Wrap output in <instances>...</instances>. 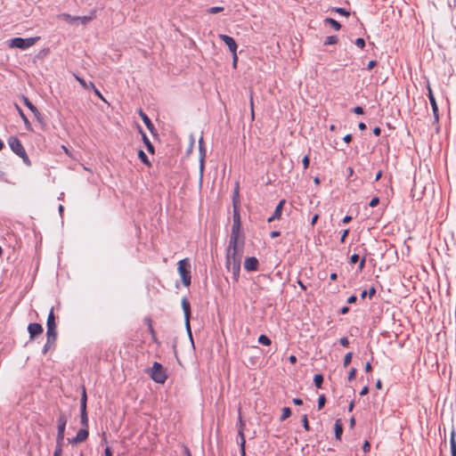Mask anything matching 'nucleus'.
<instances>
[{
	"label": "nucleus",
	"mask_w": 456,
	"mask_h": 456,
	"mask_svg": "<svg viewBox=\"0 0 456 456\" xmlns=\"http://www.w3.org/2000/svg\"><path fill=\"white\" fill-rule=\"evenodd\" d=\"M324 23L330 25L335 30H339L341 28L340 23L332 18H326L324 20Z\"/></svg>",
	"instance_id": "obj_25"
},
{
	"label": "nucleus",
	"mask_w": 456,
	"mask_h": 456,
	"mask_svg": "<svg viewBox=\"0 0 456 456\" xmlns=\"http://www.w3.org/2000/svg\"><path fill=\"white\" fill-rule=\"evenodd\" d=\"M332 11L346 17H348L350 15V12L346 9L342 7H334Z\"/></svg>",
	"instance_id": "obj_36"
},
{
	"label": "nucleus",
	"mask_w": 456,
	"mask_h": 456,
	"mask_svg": "<svg viewBox=\"0 0 456 456\" xmlns=\"http://www.w3.org/2000/svg\"><path fill=\"white\" fill-rule=\"evenodd\" d=\"M75 77H76L77 81L80 84V86H81L83 88H85V89H89V88H91V87H90V83H89V84H87V83H86V81L84 78H82V77H78V76H77V75H75Z\"/></svg>",
	"instance_id": "obj_39"
},
{
	"label": "nucleus",
	"mask_w": 456,
	"mask_h": 456,
	"mask_svg": "<svg viewBox=\"0 0 456 456\" xmlns=\"http://www.w3.org/2000/svg\"><path fill=\"white\" fill-rule=\"evenodd\" d=\"M338 42V36H329L326 37L325 41H324V45H335Z\"/></svg>",
	"instance_id": "obj_34"
},
{
	"label": "nucleus",
	"mask_w": 456,
	"mask_h": 456,
	"mask_svg": "<svg viewBox=\"0 0 456 456\" xmlns=\"http://www.w3.org/2000/svg\"><path fill=\"white\" fill-rule=\"evenodd\" d=\"M62 449L55 447L53 456H61Z\"/></svg>",
	"instance_id": "obj_62"
},
{
	"label": "nucleus",
	"mask_w": 456,
	"mask_h": 456,
	"mask_svg": "<svg viewBox=\"0 0 456 456\" xmlns=\"http://www.w3.org/2000/svg\"><path fill=\"white\" fill-rule=\"evenodd\" d=\"M19 157L22 159L23 163H24L26 166H28V167H30V166H31V161H30V159H28V155H27L26 151H25L22 154H20Z\"/></svg>",
	"instance_id": "obj_42"
},
{
	"label": "nucleus",
	"mask_w": 456,
	"mask_h": 456,
	"mask_svg": "<svg viewBox=\"0 0 456 456\" xmlns=\"http://www.w3.org/2000/svg\"><path fill=\"white\" fill-rule=\"evenodd\" d=\"M8 144L11 150L18 156L25 151L21 142L16 136H10L8 139Z\"/></svg>",
	"instance_id": "obj_9"
},
{
	"label": "nucleus",
	"mask_w": 456,
	"mask_h": 456,
	"mask_svg": "<svg viewBox=\"0 0 456 456\" xmlns=\"http://www.w3.org/2000/svg\"><path fill=\"white\" fill-rule=\"evenodd\" d=\"M326 403V397L324 395H321L318 398V409L321 410Z\"/></svg>",
	"instance_id": "obj_44"
},
{
	"label": "nucleus",
	"mask_w": 456,
	"mask_h": 456,
	"mask_svg": "<svg viewBox=\"0 0 456 456\" xmlns=\"http://www.w3.org/2000/svg\"><path fill=\"white\" fill-rule=\"evenodd\" d=\"M90 87L94 90V94L100 99H102L103 102H106L105 99L103 98L102 94H101V92L95 87V86H94V84L93 82H90Z\"/></svg>",
	"instance_id": "obj_43"
},
{
	"label": "nucleus",
	"mask_w": 456,
	"mask_h": 456,
	"mask_svg": "<svg viewBox=\"0 0 456 456\" xmlns=\"http://www.w3.org/2000/svg\"><path fill=\"white\" fill-rule=\"evenodd\" d=\"M291 415V411H290V408L289 407H284L282 409V414L280 418V420L281 421H283L285 420L286 419H288L289 416Z\"/></svg>",
	"instance_id": "obj_37"
},
{
	"label": "nucleus",
	"mask_w": 456,
	"mask_h": 456,
	"mask_svg": "<svg viewBox=\"0 0 456 456\" xmlns=\"http://www.w3.org/2000/svg\"><path fill=\"white\" fill-rule=\"evenodd\" d=\"M33 114L38 122L43 123L44 118L38 110L37 112H33Z\"/></svg>",
	"instance_id": "obj_54"
},
{
	"label": "nucleus",
	"mask_w": 456,
	"mask_h": 456,
	"mask_svg": "<svg viewBox=\"0 0 456 456\" xmlns=\"http://www.w3.org/2000/svg\"><path fill=\"white\" fill-rule=\"evenodd\" d=\"M377 65V61L372 60L370 61H369L368 65H367V69L368 70H370L372 69L375 66Z\"/></svg>",
	"instance_id": "obj_60"
},
{
	"label": "nucleus",
	"mask_w": 456,
	"mask_h": 456,
	"mask_svg": "<svg viewBox=\"0 0 456 456\" xmlns=\"http://www.w3.org/2000/svg\"><path fill=\"white\" fill-rule=\"evenodd\" d=\"M57 437H59V440H64L65 428L67 424V417L65 414H60L57 419Z\"/></svg>",
	"instance_id": "obj_10"
},
{
	"label": "nucleus",
	"mask_w": 456,
	"mask_h": 456,
	"mask_svg": "<svg viewBox=\"0 0 456 456\" xmlns=\"http://www.w3.org/2000/svg\"><path fill=\"white\" fill-rule=\"evenodd\" d=\"M43 330L42 325L37 322L29 323L28 326V331L31 340H33L37 336L42 334Z\"/></svg>",
	"instance_id": "obj_14"
},
{
	"label": "nucleus",
	"mask_w": 456,
	"mask_h": 456,
	"mask_svg": "<svg viewBox=\"0 0 456 456\" xmlns=\"http://www.w3.org/2000/svg\"><path fill=\"white\" fill-rule=\"evenodd\" d=\"M224 10V9L222 6H213V7L208 8L207 10V12L209 14H216V13L223 12Z\"/></svg>",
	"instance_id": "obj_38"
},
{
	"label": "nucleus",
	"mask_w": 456,
	"mask_h": 456,
	"mask_svg": "<svg viewBox=\"0 0 456 456\" xmlns=\"http://www.w3.org/2000/svg\"><path fill=\"white\" fill-rule=\"evenodd\" d=\"M193 146H194V138L193 136L191 135V138H190V145H189V148L187 150V153H191L192 151V149H193Z\"/></svg>",
	"instance_id": "obj_56"
},
{
	"label": "nucleus",
	"mask_w": 456,
	"mask_h": 456,
	"mask_svg": "<svg viewBox=\"0 0 456 456\" xmlns=\"http://www.w3.org/2000/svg\"><path fill=\"white\" fill-rule=\"evenodd\" d=\"M60 18H61L62 20H64L65 21H67L69 24H73L78 20L77 16H72L69 13H62L60 15Z\"/></svg>",
	"instance_id": "obj_26"
},
{
	"label": "nucleus",
	"mask_w": 456,
	"mask_h": 456,
	"mask_svg": "<svg viewBox=\"0 0 456 456\" xmlns=\"http://www.w3.org/2000/svg\"><path fill=\"white\" fill-rule=\"evenodd\" d=\"M427 89H428V97L429 99V102H430L432 111H433L434 122L438 123L439 122L438 106H437L436 98L433 94L432 88H431L429 83L428 84Z\"/></svg>",
	"instance_id": "obj_8"
},
{
	"label": "nucleus",
	"mask_w": 456,
	"mask_h": 456,
	"mask_svg": "<svg viewBox=\"0 0 456 456\" xmlns=\"http://www.w3.org/2000/svg\"><path fill=\"white\" fill-rule=\"evenodd\" d=\"M257 340H258V343H260L261 345H264V346H270L272 344L271 339L265 334H261L258 337Z\"/></svg>",
	"instance_id": "obj_31"
},
{
	"label": "nucleus",
	"mask_w": 456,
	"mask_h": 456,
	"mask_svg": "<svg viewBox=\"0 0 456 456\" xmlns=\"http://www.w3.org/2000/svg\"><path fill=\"white\" fill-rule=\"evenodd\" d=\"M140 132L142 134V142H143L144 145L146 146L147 151L150 153H154V146H153V144L151 142V141L148 138V136L146 135V134L142 131V129H140Z\"/></svg>",
	"instance_id": "obj_21"
},
{
	"label": "nucleus",
	"mask_w": 456,
	"mask_h": 456,
	"mask_svg": "<svg viewBox=\"0 0 456 456\" xmlns=\"http://www.w3.org/2000/svg\"><path fill=\"white\" fill-rule=\"evenodd\" d=\"M358 261H359V255L354 254L351 256L349 262H350V264H356Z\"/></svg>",
	"instance_id": "obj_55"
},
{
	"label": "nucleus",
	"mask_w": 456,
	"mask_h": 456,
	"mask_svg": "<svg viewBox=\"0 0 456 456\" xmlns=\"http://www.w3.org/2000/svg\"><path fill=\"white\" fill-rule=\"evenodd\" d=\"M362 450L364 452H368L370 450V444L368 441H365L362 444Z\"/></svg>",
	"instance_id": "obj_58"
},
{
	"label": "nucleus",
	"mask_w": 456,
	"mask_h": 456,
	"mask_svg": "<svg viewBox=\"0 0 456 456\" xmlns=\"http://www.w3.org/2000/svg\"><path fill=\"white\" fill-rule=\"evenodd\" d=\"M47 330L56 329L55 316L53 313V307L51 308L47 321H46Z\"/></svg>",
	"instance_id": "obj_19"
},
{
	"label": "nucleus",
	"mask_w": 456,
	"mask_h": 456,
	"mask_svg": "<svg viewBox=\"0 0 456 456\" xmlns=\"http://www.w3.org/2000/svg\"><path fill=\"white\" fill-rule=\"evenodd\" d=\"M314 383L317 388H322L323 383V376L322 374L314 375Z\"/></svg>",
	"instance_id": "obj_32"
},
{
	"label": "nucleus",
	"mask_w": 456,
	"mask_h": 456,
	"mask_svg": "<svg viewBox=\"0 0 456 456\" xmlns=\"http://www.w3.org/2000/svg\"><path fill=\"white\" fill-rule=\"evenodd\" d=\"M17 108L19 110L20 118H21V119L23 120V122L25 124L26 128L28 130H31V125H30V122L28 119L27 116L22 112V110L19 107H17Z\"/></svg>",
	"instance_id": "obj_35"
},
{
	"label": "nucleus",
	"mask_w": 456,
	"mask_h": 456,
	"mask_svg": "<svg viewBox=\"0 0 456 456\" xmlns=\"http://www.w3.org/2000/svg\"><path fill=\"white\" fill-rule=\"evenodd\" d=\"M353 137L350 134L344 136L343 141L346 143H349L352 141Z\"/></svg>",
	"instance_id": "obj_63"
},
{
	"label": "nucleus",
	"mask_w": 456,
	"mask_h": 456,
	"mask_svg": "<svg viewBox=\"0 0 456 456\" xmlns=\"http://www.w3.org/2000/svg\"><path fill=\"white\" fill-rule=\"evenodd\" d=\"M138 158L140 159V160L145 164L146 166L150 167L151 166V162L147 157V155L145 154V152L142 151V150H139L138 151Z\"/></svg>",
	"instance_id": "obj_28"
},
{
	"label": "nucleus",
	"mask_w": 456,
	"mask_h": 456,
	"mask_svg": "<svg viewBox=\"0 0 456 456\" xmlns=\"http://www.w3.org/2000/svg\"><path fill=\"white\" fill-rule=\"evenodd\" d=\"M230 270L232 271L233 281L235 282H237L240 278V265H237V264L231 265Z\"/></svg>",
	"instance_id": "obj_22"
},
{
	"label": "nucleus",
	"mask_w": 456,
	"mask_h": 456,
	"mask_svg": "<svg viewBox=\"0 0 456 456\" xmlns=\"http://www.w3.org/2000/svg\"><path fill=\"white\" fill-rule=\"evenodd\" d=\"M104 455H105V456H112V451H111V449H110L109 446H107V447L105 448V450H104Z\"/></svg>",
	"instance_id": "obj_64"
},
{
	"label": "nucleus",
	"mask_w": 456,
	"mask_h": 456,
	"mask_svg": "<svg viewBox=\"0 0 456 456\" xmlns=\"http://www.w3.org/2000/svg\"><path fill=\"white\" fill-rule=\"evenodd\" d=\"M375 294H376V289L372 286V287H370V289L368 291L363 290L361 293V297L362 299H364L368 296L370 298H371Z\"/></svg>",
	"instance_id": "obj_29"
},
{
	"label": "nucleus",
	"mask_w": 456,
	"mask_h": 456,
	"mask_svg": "<svg viewBox=\"0 0 456 456\" xmlns=\"http://www.w3.org/2000/svg\"><path fill=\"white\" fill-rule=\"evenodd\" d=\"M241 229V224L232 223L231 235L229 242H231L232 246H235L236 244L244 243V235H242L241 241H240V233Z\"/></svg>",
	"instance_id": "obj_7"
},
{
	"label": "nucleus",
	"mask_w": 456,
	"mask_h": 456,
	"mask_svg": "<svg viewBox=\"0 0 456 456\" xmlns=\"http://www.w3.org/2000/svg\"><path fill=\"white\" fill-rule=\"evenodd\" d=\"M379 203V197H374L370 201L369 206L371 207V208H374V207L378 206Z\"/></svg>",
	"instance_id": "obj_51"
},
{
	"label": "nucleus",
	"mask_w": 456,
	"mask_h": 456,
	"mask_svg": "<svg viewBox=\"0 0 456 456\" xmlns=\"http://www.w3.org/2000/svg\"><path fill=\"white\" fill-rule=\"evenodd\" d=\"M352 356H353L352 352H348L347 354H346V355L344 357V361H343L344 367H347L350 364V362L352 361Z\"/></svg>",
	"instance_id": "obj_40"
},
{
	"label": "nucleus",
	"mask_w": 456,
	"mask_h": 456,
	"mask_svg": "<svg viewBox=\"0 0 456 456\" xmlns=\"http://www.w3.org/2000/svg\"><path fill=\"white\" fill-rule=\"evenodd\" d=\"M139 115L142 119L143 123L145 124V126H147V128L152 133L155 128L151 118L142 110H140Z\"/></svg>",
	"instance_id": "obj_20"
},
{
	"label": "nucleus",
	"mask_w": 456,
	"mask_h": 456,
	"mask_svg": "<svg viewBox=\"0 0 456 456\" xmlns=\"http://www.w3.org/2000/svg\"><path fill=\"white\" fill-rule=\"evenodd\" d=\"M455 430L452 429L450 436V445L452 456H456V440H455Z\"/></svg>",
	"instance_id": "obj_23"
},
{
	"label": "nucleus",
	"mask_w": 456,
	"mask_h": 456,
	"mask_svg": "<svg viewBox=\"0 0 456 456\" xmlns=\"http://www.w3.org/2000/svg\"><path fill=\"white\" fill-rule=\"evenodd\" d=\"M24 104L31 110V112H37V108L25 96L22 97Z\"/></svg>",
	"instance_id": "obj_33"
},
{
	"label": "nucleus",
	"mask_w": 456,
	"mask_h": 456,
	"mask_svg": "<svg viewBox=\"0 0 456 456\" xmlns=\"http://www.w3.org/2000/svg\"><path fill=\"white\" fill-rule=\"evenodd\" d=\"M199 151H200V174H202L204 171L205 159L207 157V150H206L202 136L199 140Z\"/></svg>",
	"instance_id": "obj_11"
},
{
	"label": "nucleus",
	"mask_w": 456,
	"mask_h": 456,
	"mask_svg": "<svg viewBox=\"0 0 456 456\" xmlns=\"http://www.w3.org/2000/svg\"><path fill=\"white\" fill-rule=\"evenodd\" d=\"M182 308L183 310L184 314V322H185V328L188 332V335L190 337V339L192 341V335H191V324H190V318H191V305L187 297H183L182 299Z\"/></svg>",
	"instance_id": "obj_6"
},
{
	"label": "nucleus",
	"mask_w": 456,
	"mask_h": 456,
	"mask_svg": "<svg viewBox=\"0 0 456 456\" xmlns=\"http://www.w3.org/2000/svg\"><path fill=\"white\" fill-rule=\"evenodd\" d=\"M238 426H239V428H238V436L240 437V439H242V437H245V435H244V428H245V422L242 420L241 419V416H240V411H239V421H238Z\"/></svg>",
	"instance_id": "obj_24"
},
{
	"label": "nucleus",
	"mask_w": 456,
	"mask_h": 456,
	"mask_svg": "<svg viewBox=\"0 0 456 456\" xmlns=\"http://www.w3.org/2000/svg\"><path fill=\"white\" fill-rule=\"evenodd\" d=\"M53 344H54L53 342H49L48 340H46V343L45 344V346L43 347V354H45L50 350V348L52 347V346Z\"/></svg>",
	"instance_id": "obj_46"
},
{
	"label": "nucleus",
	"mask_w": 456,
	"mask_h": 456,
	"mask_svg": "<svg viewBox=\"0 0 456 456\" xmlns=\"http://www.w3.org/2000/svg\"><path fill=\"white\" fill-rule=\"evenodd\" d=\"M365 263H366V256H362V259L360 260V263H359V266H358V269L360 272H362L365 266Z\"/></svg>",
	"instance_id": "obj_53"
},
{
	"label": "nucleus",
	"mask_w": 456,
	"mask_h": 456,
	"mask_svg": "<svg viewBox=\"0 0 456 456\" xmlns=\"http://www.w3.org/2000/svg\"><path fill=\"white\" fill-rule=\"evenodd\" d=\"M151 378L159 384H164L167 379V370L158 362H155L151 370Z\"/></svg>",
	"instance_id": "obj_3"
},
{
	"label": "nucleus",
	"mask_w": 456,
	"mask_h": 456,
	"mask_svg": "<svg viewBox=\"0 0 456 456\" xmlns=\"http://www.w3.org/2000/svg\"><path fill=\"white\" fill-rule=\"evenodd\" d=\"M356 301H357V297L355 295L350 296L346 300L347 304H354Z\"/></svg>",
	"instance_id": "obj_59"
},
{
	"label": "nucleus",
	"mask_w": 456,
	"mask_h": 456,
	"mask_svg": "<svg viewBox=\"0 0 456 456\" xmlns=\"http://www.w3.org/2000/svg\"><path fill=\"white\" fill-rule=\"evenodd\" d=\"M39 37H28V38H22V37H14L11 40V46L16 47L21 50H26L31 46H33L38 40Z\"/></svg>",
	"instance_id": "obj_4"
},
{
	"label": "nucleus",
	"mask_w": 456,
	"mask_h": 456,
	"mask_svg": "<svg viewBox=\"0 0 456 456\" xmlns=\"http://www.w3.org/2000/svg\"><path fill=\"white\" fill-rule=\"evenodd\" d=\"M89 436L88 428H82L79 429L75 437L69 439L70 444H79L85 442Z\"/></svg>",
	"instance_id": "obj_13"
},
{
	"label": "nucleus",
	"mask_w": 456,
	"mask_h": 456,
	"mask_svg": "<svg viewBox=\"0 0 456 456\" xmlns=\"http://www.w3.org/2000/svg\"><path fill=\"white\" fill-rule=\"evenodd\" d=\"M335 437L338 441H341L343 435V424L340 419L335 421L334 425Z\"/></svg>",
	"instance_id": "obj_18"
},
{
	"label": "nucleus",
	"mask_w": 456,
	"mask_h": 456,
	"mask_svg": "<svg viewBox=\"0 0 456 456\" xmlns=\"http://www.w3.org/2000/svg\"><path fill=\"white\" fill-rule=\"evenodd\" d=\"M46 337H47L46 340H48L49 342L55 343V341L57 339L56 329L47 330H46Z\"/></svg>",
	"instance_id": "obj_27"
},
{
	"label": "nucleus",
	"mask_w": 456,
	"mask_h": 456,
	"mask_svg": "<svg viewBox=\"0 0 456 456\" xmlns=\"http://www.w3.org/2000/svg\"><path fill=\"white\" fill-rule=\"evenodd\" d=\"M259 262L256 257L255 256H248L246 257L244 262V268L248 272H254L256 271L258 268Z\"/></svg>",
	"instance_id": "obj_15"
},
{
	"label": "nucleus",
	"mask_w": 456,
	"mask_h": 456,
	"mask_svg": "<svg viewBox=\"0 0 456 456\" xmlns=\"http://www.w3.org/2000/svg\"><path fill=\"white\" fill-rule=\"evenodd\" d=\"M285 202H286L285 200H281L278 203V205L276 206V208L274 209V212H273V216L268 217V219H267L268 223H271V222L274 221L275 219H280L281 218V214H282V208H283V206H284Z\"/></svg>",
	"instance_id": "obj_17"
},
{
	"label": "nucleus",
	"mask_w": 456,
	"mask_h": 456,
	"mask_svg": "<svg viewBox=\"0 0 456 456\" xmlns=\"http://www.w3.org/2000/svg\"><path fill=\"white\" fill-rule=\"evenodd\" d=\"M87 395L86 388L83 387L80 398V422L83 428H88V416L86 411Z\"/></svg>",
	"instance_id": "obj_5"
},
{
	"label": "nucleus",
	"mask_w": 456,
	"mask_h": 456,
	"mask_svg": "<svg viewBox=\"0 0 456 456\" xmlns=\"http://www.w3.org/2000/svg\"><path fill=\"white\" fill-rule=\"evenodd\" d=\"M349 233V229H346L342 232L341 237H340V242L344 243L346 241V238L347 237Z\"/></svg>",
	"instance_id": "obj_52"
},
{
	"label": "nucleus",
	"mask_w": 456,
	"mask_h": 456,
	"mask_svg": "<svg viewBox=\"0 0 456 456\" xmlns=\"http://www.w3.org/2000/svg\"><path fill=\"white\" fill-rule=\"evenodd\" d=\"M353 110H354V112L355 114H357V115H362V114H363V113H364L363 109H362V107H361V106H356V107H354Z\"/></svg>",
	"instance_id": "obj_57"
},
{
	"label": "nucleus",
	"mask_w": 456,
	"mask_h": 456,
	"mask_svg": "<svg viewBox=\"0 0 456 456\" xmlns=\"http://www.w3.org/2000/svg\"><path fill=\"white\" fill-rule=\"evenodd\" d=\"M95 17L94 13L93 12L91 15H85V16H77L78 20L83 24L86 25L89 21H91Z\"/></svg>",
	"instance_id": "obj_30"
},
{
	"label": "nucleus",
	"mask_w": 456,
	"mask_h": 456,
	"mask_svg": "<svg viewBox=\"0 0 456 456\" xmlns=\"http://www.w3.org/2000/svg\"><path fill=\"white\" fill-rule=\"evenodd\" d=\"M239 196V185L236 186L234 193H233V214H232V223L241 224L240 215L238 209V201L236 200V197Z\"/></svg>",
	"instance_id": "obj_12"
},
{
	"label": "nucleus",
	"mask_w": 456,
	"mask_h": 456,
	"mask_svg": "<svg viewBox=\"0 0 456 456\" xmlns=\"http://www.w3.org/2000/svg\"><path fill=\"white\" fill-rule=\"evenodd\" d=\"M302 423H303V427L304 428L308 431L310 429V427H309V423H308V420H307V415H304L303 418H302Z\"/></svg>",
	"instance_id": "obj_49"
},
{
	"label": "nucleus",
	"mask_w": 456,
	"mask_h": 456,
	"mask_svg": "<svg viewBox=\"0 0 456 456\" xmlns=\"http://www.w3.org/2000/svg\"><path fill=\"white\" fill-rule=\"evenodd\" d=\"M302 163H303V167L304 169H307L309 167V164H310V158L308 155H305L303 159H302Z\"/></svg>",
	"instance_id": "obj_45"
},
{
	"label": "nucleus",
	"mask_w": 456,
	"mask_h": 456,
	"mask_svg": "<svg viewBox=\"0 0 456 456\" xmlns=\"http://www.w3.org/2000/svg\"><path fill=\"white\" fill-rule=\"evenodd\" d=\"M355 375H356V369L355 368H352L350 370H349V373H348V380L349 381H352L353 379H355Z\"/></svg>",
	"instance_id": "obj_48"
},
{
	"label": "nucleus",
	"mask_w": 456,
	"mask_h": 456,
	"mask_svg": "<svg viewBox=\"0 0 456 456\" xmlns=\"http://www.w3.org/2000/svg\"><path fill=\"white\" fill-rule=\"evenodd\" d=\"M240 244H236L235 246H232L231 242H229L227 253H226V268L230 271L231 265L241 264L242 251L239 248Z\"/></svg>",
	"instance_id": "obj_1"
},
{
	"label": "nucleus",
	"mask_w": 456,
	"mask_h": 456,
	"mask_svg": "<svg viewBox=\"0 0 456 456\" xmlns=\"http://www.w3.org/2000/svg\"><path fill=\"white\" fill-rule=\"evenodd\" d=\"M183 451L184 456H191V451L186 445L183 446Z\"/></svg>",
	"instance_id": "obj_61"
},
{
	"label": "nucleus",
	"mask_w": 456,
	"mask_h": 456,
	"mask_svg": "<svg viewBox=\"0 0 456 456\" xmlns=\"http://www.w3.org/2000/svg\"><path fill=\"white\" fill-rule=\"evenodd\" d=\"M355 45H356L358 47H360V48L363 49V48H364V46H365V40H364L363 38H362V37H358V38L355 40Z\"/></svg>",
	"instance_id": "obj_47"
},
{
	"label": "nucleus",
	"mask_w": 456,
	"mask_h": 456,
	"mask_svg": "<svg viewBox=\"0 0 456 456\" xmlns=\"http://www.w3.org/2000/svg\"><path fill=\"white\" fill-rule=\"evenodd\" d=\"M219 37L228 46L232 53H235V52H237V44L232 37L227 35H219Z\"/></svg>",
	"instance_id": "obj_16"
},
{
	"label": "nucleus",
	"mask_w": 456,
	"mask_h": 456,
	"mask_svg": "<svg viewBox=\"0 0 456 456\" xmlns=\"http://www.w3.org/2000/svg\"><path fill=\"white\" fill-rule=\"evenodd\" d=\"M339 344L344 346V347H346L349 346V340L346 337H342L340 338L339 339Z\"/></svg>",
	"instance_id": "obj_50"
},
{
	"label": "nucleus",
	"mask_w": 456,
	"mask_h": 456,
	"mask_svg": "<svg viewBox=\"0 0 456 456\" xmlns=\"http://www.w3.org/2000/svg\"><path fill=\"white\" fill-rule=\"evenodd\" d=\"M245 444H246V438L242 437V439H240V452L241 456L246 455Z\"/></svg>",
	"instance_id": "obj_41"
},
{
	"label": "nucleus",
	"mask_w": 456,
	"mask_h": 456,
	"mask_svg": "<svg viewBox=\"0 0 456 456\" xmlns=\"http://www.w3.org/2000/svg\"><path fill=\"white\" fill-rule=\"evenodd\" d=\"M177 271L181 276L183 286L189 287L191 282V263L188 258L182 259L178 262Z\"/></svg>",
	"instance_id": "obj_2"
}]
</instances>
